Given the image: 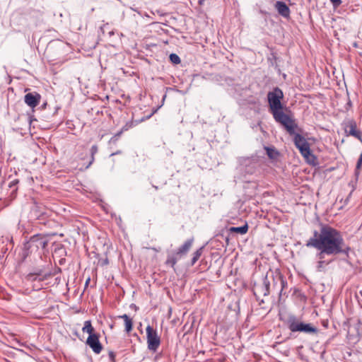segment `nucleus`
I'll use <instances>...</instances> for the list:
<instances>
[{
	"mask_svg": "<svg viewBox=\"0 0 362 362\" xmlns=\"http://www.w3.org/2000/svg\"><path fill=\"white\" fill-rule=\"evenodd\" d=\"M334 6H338L341 4V0H330Z\"/></svg>",
	"mask_w": 362,
	"mask_h": 362,
	"instance_id": "nucleus-25",
	"label": "nucleus"
},
{
	"mask_svg": "<svg viewBox=\"0 0 362 362\" xmlns=\"http://www.w3.org/2000/svg\"><path fill=\"white\" fill-rule=\"evenodd\" d=\"M361 165H362V153H361V155L358 159L357 163H356V171H355L356 175H358L359 173V170H360Z\"/></svg>",
	"mask_w": 362,
	"mask_h": 362,
	"instance_id": "nucleus-22",
	"label": "nucleus"
},
{
	"mask_svg": "<svg viewBox=\"0 0 362 362\" xmlns=\"http://www.w3.org/2000/svg\"><path fill=\"white\" fill-rule=\"evenodd\" d=\"M86 344L96 354H99L103 349V346L99 341V337L97 334L94 335H89L86 340Z\"/></svg>",
	"mask_w": 362,
	"mask_h": 362,
	"instance_id": "nucleus-8",
	"label": "nucleus"
},
{
	"mask_svg": "<svg viewBox=\"0 0 362 362\" xmlns=\"http://www.w3.org/2000/svg\"><path fill=\"white\" fill-rule=\"evenodd\" d=\"M119 317L124 320L125 325V331L127 333H129L132 331L133 327L132 320L129 318V316L126 314L119 316Z\"/></svg>",
	"mask_w": 362,
	"mask_h": 362,
	"instance_id": "nucleus-13",
	"label": "nucleus"
},
{
	"mask_svg": "<svg viewBox=\"0 0 362 362\" xmlns=\"http://www.w3.org/2000/svg\"><path fill=\"white\" fill-rule=\"evenodd\" d=\"M109 357H110V358L111 359V361L112 362L115 361V353L113 351H110L109 352Z\"/></svg>",
	"mask_w": 362,
	"mask_h": 362,
	"instance_id": "nucleus-26",
	"label": "nucleus"
},
{
	"mask_svg": "<svg viewBox=\"0 0 362 362\" xmlns=\"http://www.w3.org/2000/svg\"><path fill=\"white\" fill-rule=\"evenodd\" d=\"M90 278H88L86 281V283H85V286H88V284L90 283Z\"/></svg>",
	"mask_w": 362,
	"mask_h": 362,
	"instance_id": "nucleus-29",
	"label": "nucleus"
},
{
	"mask_svg": "<svg viewBox=\"0 0 362 362\" xmlns=\"http://www.w3.org/2000/svg\"><path fill=\"white\" fill-rule=\"evenodd\" d=\"M18 183V180L17 179H15L13 180H12L9 185H8V187L9 188L11 189H12V193L16 192L17 190V188H15L16 185Z\"/></svg>",
	"mask_w": 362,
	"mask_h": 362,
	"instance_id": "nucleus-23",
	"label": "nucleus"
},
{
	"mask_svg": "<svg viewBox=\"0 0 362 362\" xmlns=\"http://www.w3.org/2000/svg\"><path fill=\"white\" fill-rule=\"evenodd\" d=\"M177 257L174 255H172V256H168V257L166 260V264L170 265L171 267H174L175 265V264L177 263Z\"/></svg>",
	"mask_w": 362,
	"mask_h": 362,
	"instance_id": "nucleus-20",
	"label": "nucleus"
},
{
	"mask_svg": "<svg viewBox=\"0 0 362 362\" xmlns=\"http://www.w3.org/2000/svg\"><path fill=\"white\" fill-rule=\"evenodd\" d=\"M264 149L266 150L267 155L268 157L271 159H275L278 156V152L273 148H270L268 146H265Z\"/></svg>",
	"mask_w": 362,
	"mask_h": 362,
	"instance_id": "nucleus-17",
	"label": "nucleus"
},
{
	"mask_svg": "<svg viewBox=\"0 0 362 362\" xmlns=\"http://www.w3.org/2000/svg\"><path fill=\"white\" fill-rule=\"evenodd\" d=\"M194 239L190 238L188 239L185 242V243L178 248L176 255H182L187 253V252L190 250L192 244H193Z\"/></svg>",
	"mask_w": 362,
	"mask_h": 362,
	"instance_id": "nucleus-12",
	"label": "nucleus"
},
{
	"mask_svg": "<svg viewBox=\"0 0 362 362\" xmlns=\"http://www.w3.org/2000/svg\"><path fill=\"white\" fill-rule=\"evenodd\" d=\"M270 282L268 280L267 276L262 279V283L259 285L255 286V294H259L266 296L269 294Z\"/></svg>",
	"mask_w": 362,
	"mask_h": 362,
	"instance_id": "nucleus-9",
	"label": "nucleus"
},
{
	"mask_svg": "<svg viewBox=\"0 0 362 362\" xmlns=\"http://www.w3.org/2000/svg\"><path fill=\"white\" fill-rule=\"evenodd\" d=\"M98 152V147L95 145H93L90 148V153H91V160H90L89 163L86 165V168H88L94 161V155Z\"/></svg>",
	"mask_w": 362,
	"mask_h": 362,
	"instance_id": "nucleus-19",
	"label": "nucleus"
},
{
	"mask_svg": "<svg viewBox=\"0 0 362 362\" xmlns=\"http://www.w3.org/2000/svg\"><path fill=\"white\" fill-rule=\"evenodd\" d=\"M331 262H332V260L325 261V260H324V259H319V261L317 262V266H316L317 271L319 272H325L326 266L328 265Z\"/></svg>",
	"mask_w": 362,
	"mask_h": 362,
	"instance_id": "nucleus-14",
	"label": "nucleus"
},
{
	"mask_svg": "<svg viewBox=\"0 0 362 362\" xmlns=\"http://www.w3.org/2000/svg\"><path fill=\"white\" fill-rule=\"evenodd\" d=\"M48 243L49 238L47 235L37 234L30 238L28 243V247L31 250V252L39 250L44 251L46 250Z\"/></svg>",
	"mask_w": 362,
	"mask_h": 362,
	"instance_id": "nucleus-5",
	"label": "nucleus"
},
{
	"mask_svg": "<svg viewBox=\"0 0 362 362\" xmlns=\"http://www.w3.org/2000/svg\"><path fill=\"white\" fill-rule=\"evenodd\" d=\"M146 331L148 349L150 351H153L155 352L160 346V337H158L156 330L153 329L150 325L147 326Z\"/></svg>",
	"mask_w": 362,
	"mask_h": 362,
	"instance_id": "nucleus-6",
	"label": "nucleus"
},
{
	"mask_svg": "<svg viewBox=\"0 0 362 362\" xmlns=\"http://www.w3.org/2000/svg\"><path fill=\"white\" fill-rule=\"evenodd\" d=\"M40 98V95L37 93H29L25 95L24 101L29 107L34 108L39 104Z\"/></svg>",
	"mask_w": 362,
	"mask_h": 362,
	"instance_id": "nucleus-10",
	"label": "nucleus"
},
{
	"mask_svg": "<svg viewBox=\"0 0 362 362\" xmlns=\"http://www.w3.org/2000/svg\"><path fill=\"white\" fill-rule=\"evenodd\" d=\"M51 276V273H47L44 275L42 279H47L48 277H49Z\"/></svg>",
	"mask_w": 362,
	"mask_h": 362,
	"instance_id": "nucleus-28",
	"label": "nucleus"
},
{
	"mask_svg": "<svg viewBox=\"0 0 362 362\" xmlns=\"http://www.w3.org/2000/svg\"><path fill=\"white\" fill-rule=\"evenodd\" d=\"M42 275L41 271L36 272V273H30L28 275V278L29 280L35 281L36 280L35 276H40Z\"/></svg>",
	"mask_w": 362,
	"mask_h": 362,
	"instance_id": "nucleus-24",
	"label": "nucleus"
},
{
	"mask_svg": "<svg viewBox=\"0 0 362 362\" xmlns=\"http://www.w3.org/2000/svg\"><path fill=\"white\" fill-rule=\"evenodd\" d=\"M344 129L347 136H351L362 141V132L357 129L356 122L354 119H346L344 122Z\"/></svg>",
	"mask_w": 362,
	"mask_h": 362,
	"instance_id": "nucleus-7",
	"label": "nucleus"
},
{
	"mask_svg": "<svg viewBox=\"0 0 362 362\" xmlns=\"http://www.w3.org/2000/svg\"><path fill=\"white\" fill-rule=\"evenodd\" d=\"M248 226L247 224H245L240 227H231L230 230L231 232L238 233L240 234H245L247 232Z\"/></svg>",
	"mask_w": 362,
	"mask_h": 362,
	"instance_id": "nucleus-16",
	"label": "nucleus"
},
{
	"mask_svg": "<svg viewBox=\"0 0 362 362\" xmlns=\"http://www.w3.org/2000/svg\"><path fill=\"white\" fill-rule=\"evenodd\" d=\"M308 247H314L319 252L318 259H325V256H336L339 254H348L349 247L346 245L341 233L329 226H322L320 230H315L313 236L306 243Z\"/></svg>",
	"mask_w": 362,
	"mask_h": 362,
	"instance_id": "nucleus-1",
	"label": "nucleus"
},
{
	"mask_svg": "<svg viewBox=\"0 0 362 362\" xmlns=\"http://www.w3.org/2000/svg\"><path fill=\"white\" fill-rule=\"evenodd\" d=\"M204 2V0H199V4L202 5Z\"/></svg>",
	"mask_w": 362,
	"mask_h": 362,
	"instance_id": "nucleus-30",
	"label": "nucleus"
},
{
	"mask_svg": "<svg viewBox=\"0 0 362 362\" xmlns=\"http://www.w3.org/2000/svg\"><path fill=\"white\" fill-rule=\"evenodd\" d=\"M170 59L175 64H177L180 63V59L179 56L177 55L176 54H173V53L170 54Z\"/></svg>",
	"mask_w": 362,
	"mask_h": 362,
	"instance_id": "nucleus-21",
	"label": "nucleus"
},
{
	"mask_svg": "<svg viewBox=\"0 0 362 362\" xmlns=\"http://www.w3.org/2000/svg\"><path fill=\"white\" fill-rule=\"evenodd\" d=\"M293 142L296 148L300 151L301 155L307 159L308 162L311 163L310 158L315 159V156L311 153L310 144L306 139L299 134H293Z\"/></svg>",
	"mask_w": 362,
	"mask_h": 362,
	"instance_id": "nucleus-4",
	"label": "nucleus"
},
{
	"mask_svg": "<svg viewBox=\"0 0 362 362\" xmlns=\"http://www.w3.org/2000/svg\"><path fill=\"white\" fill-rule=\"evenodd\" d=\"M288 327L292 332H303L305 334H317L318 329L310 323H304L295 315H290L287 320Z\"/></svg>",
	"mask_w": 362,
	"mask_h": 362,
	"instance_id": "nucleus-3",
	"label": "nucleus"
},
{
	"mask_svg": "<svg viewBox=\"0 0 362 362\" xmlns=\"http://www.w3.org/2000/svg\"><path fill=\"white\" fill-rule=\"evenodd\" d=\"M203 247H200L193 254V257L191 260V265H194L197 261L199 259L202 253Z\"/></svg>",
	"mask_w": 362,
	"mask_h": 362,
	"instance_id": "nucleus-18",
	"label": "nucleus"
},
{
	"mask_svg": "<svg viewBox=\"0 0 362 362\" xmlns=\"http://www.w3.org/2000/svg\"><path fill=\"white\" fill-rule=\"evenodd\" d=\"M83 332L88 333L89 335H94V328L93 327L90 320L85 321L84 326L82 328Z\"/></svg>",
	"mask_w": 362,
	"mask_h": 362,
	"instance_id": "nucleus-15",
	"label": "nucleus"
},
{
	"mask_svg": "<svg viewBox=\"0 0 362 362\" xmlns=\"http://www.w3.org/2000/svg\"><path fill=\"white\" fill-rule=\"evenodd\" d=\"M127 129H128V128H127V125H126V126H124V127H123V128L122 129V131H121L120 132H119L117 135V136H119V135L122 134V132H123V131H126V130H127Z\"/></svg>",
	"mask_w": 362,
	"mask_h": 362,
	"instance_id": "nucleus-27",
	"label": "nucleus"
},
{
	"mask_svg": "<svg viewBox=\"0 0 362 362\" xmlns=\"http://www.w3.org/2000/svg\"><path fill=\"white\" fill-rule=\"evenodd\" d=\"M275 8L278 13L284 18H288L290 16V8L284 1H277L275 4Z\"/></svg>",
	"mask_w": 362,
	"mask_h": 362,
	"instance_id": "nucleus-11",
	"label": "nucleus"
},
{
	"mask_svg": "<svg viewBox=\"0 0 362 362\" xmlns=\"http://www.w3.org/2000/svg\"><path fill=\"white\" fill-rule=\"evenodd\" d=\"M283 97V92L279 88H275L272 91L268 93L269 112L273 115L274 120L281 124L290 135H293L297 124L293 119L284 112L283 105L281 102Z\"/></svg>",
	"mask_w": 362,
	"mask_h": 362,
	"instance_id": "nucleus-2",
	"label": "nucleus"
}]
</instances>
